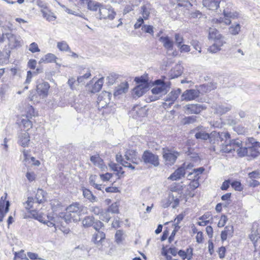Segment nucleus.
Listing matches in <instances>:
<instances>
[{"instance_id":"nucleus-1","label":"nucleus","mask_w":260,"mask_h":260,"mask_svg":"<svg viewBox=\"0 0 260 260\" xmlns=\"http://www.w3.org/2000/svg\"><path fill=\"white\" fill-rule=\"evenodd\" d=\"M86 213V207L75 203L67 207V211L62 217L67 223L71 222V220L77 222L80 220L81 215Z\"/></svg>"},{"instance_id":"nucleus-2","label":"nucleus","mask_w":260,"mask_h":260,"mask_svg":"<svg viewBox=\"0 0 260 260\" xmlns=\"http://www.w3.org/2000/svg\"><path fill=\"white\" fill-rule=\"evenodd\" d=\"M2 31V35L0 36V43L4 42L7 40L8 48L10 49H14L21 46L22 40L20 36L7 32L9 27L7 26H1Z\"/></svg>"},{"instance_id":"nucleus-3","label":"nucleus","mask_w":260,"mask_h":260,"mask_svg":"<svg viewBox=\"0 0 260 260\" xmlns=\"http://www.w3.org/2000/svg\"><path fill=\"white\" fill-rule=\"evenodd\" d=\"M230 134L225 133H218L216 132H213L211 134V136L209 135L208 133L204 132H197L195 135V137L197 139H202L206 140L208 139H210L211 143L215 144L216 142L218 144L219 142L222 143L225 140L226 142L228 139L230 138Z\"/></svg>"},{"instance_id":"nucleus-4","label":"nucleus","mask_w":260,"mask_h":260,"mask_svg":"<svg viewBox=\"0 0 260 260\" xmlns=\"http://www.w3.org/2000/svg\"><path fill=\"white\" fill-rule=\"evenodd\" d=\"M155 84L157 85L151 89L153 94H160V95L166 94L171 88V82L165 81L160 79L155 81Z\"/></svg>"},{"instance_id":"nucleus-5","label":"nucleus","mask_w":260,"mask_h":260,"mask_svg":"<svg viewBox=\"0 0 260 260\" xmlns=\"http://www.w3.org/2000/svg\"><path fill=\"white\" fill-rule=\"evenodd\" d=\"M116 15L114 9L110 6L102 5L100 7L98 18L100 20H113Z\"/></svg>"},{"instance_id":"nucleus-6","label":"nucleus","mask_w":260,"mask_h":260,"mask_svg":"<svg viewBox=\"0 0 260 260\" xmlns=\"http://www.w3.org/2000/svg\"><path fill=\"white\" fill-rule=\"evenodd\" d=\"M135 81L139 84L133 89V95L135 98H139L148 89L149 84L147 81L143 78H136Z\"/></svg>"},{"instance_id":"nucleus-7","label":"nucleus","mask_w":260,"mask_h":260,"mask_svg":"<svg viewBox=\"0 0 260 260\" xmlns=\"http://www.w3.org/2000/svg\"><path fill=\"white\" fill-rule=\"evenodd\" d=\"M236 150V152L239 157L248 156L253 158L257 157L260 153L257 149L253 147H243V145Z\"/></svg>"},{"instance_id":"nucleus-8","label":"nucleus","mask_w":260,"mask_h":260,"mask_svg":"<svg viewBox=\"0 0 260 260\" xmlns=\"http://www.w3.org/2000/svg\"><path fill=\"white\" fill-rule=\"evenodd\" d=\"M142 159L145 164H150L154 167H157L159 165L158 156L148 150L144 152Z\"/></svg>"},{"instance_id":"nucleus-9","label":"nucleus","mask_w":260,"mask_h":260,"mask_svg":"<svg viewBox=\"0 0 260 260\" xmlns=\"http://www.w3.org/2000/svg\"><path fill=\"white\" fill-rule=\"evenodd\" d=\"M162 155L165 165L172 166L175 162L179 153L177 152H173L170 150L163 148Z\"/></svg>"},{"instance_id":"nucleus-10","label":"nucleus","mask_w":260,"mask_h":260,"mask_svg":"<svg viewBox=\"0 0 260 260\" xmlns=\"http://www.w3.org/2000/svg\"><path fill=\"white\" fill-rule=\"evenodd\" d=\"M242 145V141L239 139H233L230 141L229 144H226L222 146L221 150L226 153L232 152V150L236 151L238 148L240 147Z\"/></svg>"},{"instance_id":"nucleus-11","label":"nucleus","mask_w":260,"mask_h":260,"mask_svg":"<svg viewBox=\"0 0 260 260\" xmlns=\"http://www.w3.org/2000/svg\"><path fill=\"white\" fill-rule=\"evenodd\" d=\"M50 85L47 82L43 81L37 85V92L42 98H45L48 94Z\"/></svg>"},{"instance_id":"nucleus-12","label":"nucleus","mask_w":260,"mask_h":260,"mask_svg":"<svg viewBox=\"0 0 260 260\" xmlns=\"http://www.w3.org/2000/svg\"><path fill=\"white\" fill-rule=\"evenodd\" d=\"M200 91L197 89H188L185 90L181 95L182 101H191L198 98L200 95Z\"/></svg>"},{"instance_id":"nucleus-13","label":"nucleus","mask_w":260,"mask_h":260,"mask_svg":"<svg viewBox=\"0 0 260 260\" xmlns=\"http://www.w3.org/2000/svg\"><path fill=\"white\" fill-rule=\"evenodd\" d=\"M181 93V90L180 88L173 89L165 98L164 100L169 102L168 106H171L178 98Z\"/></svg>"},{"instance_id":"nucleus-14","label":"nucleus","mask_w":260,"mask_h":260,"mask_svg":"<svg viewBox=\"0 0 260 260\" xmlns=\"http://www.w3.org/2000/svg\"><path fill=\"white\" fill-rule=\"evenodd\" d=\"M184 108L187 113L198 114L204 110L205 107L202 104H188L184 107Z\"/></svg>"},{"instance_id":"nucleus-15","label":"nucleus","mask_w":260,"mask_h":260,"mask_svg":"<svg viewBox=\"0 0 260 260\" xmlns=\"http://www.w3.org/2000/svg\"><path fill=\"white\" fill-rule=\"evenodd\" d=\"M5 198L2 197L0 199V222L3 221L4 217L9 210L10 203L9 201H5Z\"/></svg>"},{"instance_id":"nucleus-16","label":"nucleus","mask_w":260,"mask_h":260,"mask_svg":"<svg viewBox=\"0 0 260 260\" xmlns=\"http://www.w3.org/2000/svg\"><path fill=\"white\" fill-rule=\"evenodd\" d=\"M185 174V165H183V166L177 169L173 174H172L168 179L173 181L177 180L183 177Z\"/></svg>"},{"instance_id":"nucleus-17","label":"nucleus","mask_w":260,"mask_h":260,"mask_svg":"<svg viewBox=\"0 0 260 260\" xmlns=\"http://www.w3.org/2000/svg\"><path fill=\"white\" fill-rule=\"evenodd\" d=\"M248 237L255 247H256L258 244H260V234L257 229H254V228H253Z\"/></svg>"},{"instance_id":"nucleus-18","label":"nucleus","mask_w":260,"mask_h":260,"mask_svg":"<svg viewBox=\"0 0 260 260\" xmlns=\"http://www.w3.org/2000/svg\"><path fill=\"white\" fill-rule=\"evenodd\" d=\"M30 141V137L29 134L24 132L21 133L18 136V143L21 146L25 147L28 146Z\"/></svg>"},{"instance_id":"nucleus-19","label":"nucleus","mask_w":260,"mask_h":260,"mask_svg":"<svg viewBox=\"0 0 260 260\" xmlns=\"http://www.w3.org/2000/svg\"><path fill=\"white\" fill-rule=\"evenodd\" d=\"M203 5L210 10H217L219 7V0H203Z\"/></svg>"},{"instance_id":"nucleus-20","label":"nucleus","mask_w":260,"mask_h":260,"mask_svg":"<svg viewBox=\"0 0 260 260\" xmlns=\"http://www.w3.org/2000/svg\"><path fill=\"white\" fill-rule=\"evenodd\" d=\"M159 41L163 44V46L168 50H172L174 47L173 41L168 36L161 37Z\"/></svg>"},{"instance_id":"nucleus-21","label":"nucleus","mask_w":260,"mask_h":260,"mask_svg":"<svg viewBox=\"0 0 260 260\" xmlns=\"http://www.w3.org/2000/svg\"><path fill=\"white\" fill-rule=\"evenodd\" d=\"M182 73V67L180 65H176L170 71L169 77L171 79H174L181 76Z\"/></svg>"},{"instance_id":"nucleus-22","label":"nucleus","mask_w":260,"mask_h":260,"mask_svg":"<svg viewBox=\"0 0 260 260\" xmlns=\"http://www.w3.org/2000/svg\"><path fill=\"white\" fill-rule=\"evenodd\" d=\"M225 43L223 40H216L214 43L208 49L211 53H216L220 50V47Z\"/></svg>"},{"instance_id":"nucleus-23","label":"nucleus","mask_w":260,"mask_h":260,"mask_svg":"<svg viewBox=\"0 0 260 260\" xmlns=\"http://www.w3.org/2000/svg\"><path fill=\"white\" fill-rule=\"evenodd\" d=\"M105 234L102 231H98L96 233L93 234L92 236V241L97 245H99L102 243L103 240L105 239Z\"/></svg>"},{"instance_id":"nucleus-24","label":"nucleus","mask_w":260,"mask_h":260,"mask_svg":"<svg viewBox=\"0 0 260 260\" xmlns=\"http://www.w3.org/2000/svg\"><path fill=\"white\" fill-rule=\"evenodd\" d=\"M128 88V85L127 82L121 83L115 88L114 93V95H118L122 93H125L127 91Z\"/></svg>"},{"instance_id":"nucleus-25","label":"nucleus","mask_w":260,"mask_h":260,"mask_svg":"<svg viewBox=\"0 0 260 260\" xmlns=\"http://www.w3.org/2000/svg\"><path fill=\"white\" fill-rule=\"evenodd\" d=\"M41 12L42 13L43 16L48 21H54L56 19V17L54 14L51 12L48 8H45L41 9Z\"/></svg>"},{"instance_id":"nucleus-26","label":"nucleus","mask_w":260,"mask_h":260,"mask_svg":"<svg viewBox=\"0 0 260 260\" xmlns=\"http://www.w3.org/2000/svg\"><path fill=\"white\" fill-rule=\"evenodd\" d=\"M234 232L232 225H228L224 228V231L221 232V239L222 241L226 240L228 236H232Z\"/></svg>"},{"instance_id":"nucleus-27","label":"nucleus","mask_w":260,"mask_h":260,"mask_svg":"<svg viewBox=\"0 0 260 260\" xmlns=\"http://www.w3.org/2000/svg\"><path fill=\"white\" fill-rule=\"evenodd\" d=\"M209 39H212L216 40H223L221 39L222 36L219 34L218 31L215 28L210 27L209 29Z\"/></svg>"},{"instance_id":"nucleus-28","label":"nucleus","mask_w":260,"mask_h":260,"mask_svg":"<svg viewBox=\"0 0 260 260\" xmlns=\"http://www.w3.org/2000/svg\"><path fill=\"white\" fill-rule=\"evenodd\" d=\"M125 158L127 160L132 162L134 164H136L135 161V160L136 159L137 157V152L134 150H128L125 152L124 155Z\"/></svg>"},{"instance_id":"nucleus-29","label":"nucleus","mask_w":260,"mask_h":260,"mask_svg":"<svg viewBox=\"0 0 260 260\" xmlns=\"http://www.w3.org/2000/svg\"><path fill=\"white\" fill-rule=\"evenodd\" d=\"M90 160L95 166L101 169L104 168L103 160L99 155L91 156Z\"/></svg>"},{"instance_id":"nucleus-30","label":"nucleus","mask_w":260,"mask_h":260,"mask_svg":"<svg viewBox=\"0 0 260 260\" xmlns=\"http://www.w3.org/2000/svg\"><path fill=\"white\" fill-rule=\"evenodd\" d=\"M83 195L84 198H86L92 203L97 202L98 201L97 198L94 196L91 191L88 189H83Z\"/></svg>"},{"instance_id":"nucleus-31","label":"nucleus","mask_w":260,"mask_h":260,"mask_svg":"<svg viewBox=\"0 0 260 260\" xmlns=\"http://www.w3.org/2000/svg\"><path fill=\"white\" fill-rule=\"evenodd\" d=\"M46 193L42 189H38L36 194L37 202L40 204L45 201Z\"/></svg>"},{"instance_id":"nucleus-32","label":"nucleus","mask_w":260,"mask_h":260,"mask_svg":"<svg viewBox=\"0 0 260 260\" xmlns=\"http://www.w3.org/2000/svg\"><path fill=\"white\" fill-rule=\"evenodd\" d=\"M56 57L52 53H48L41 58L40 63H49L55 61Z\"/></svg>"},{"instance_id":"nucleus-33","label":"nucleus","mask_w":260,"mask_h":260,"mask_svg":"<svg viewBox=\"0 0 260 260\" xmlns=\"http://www.w3.org/2000/svg\"><path fill=\"white\" fill-rule=\"evenodd\" d=\"M104 78H101L99 79L93 85L91 92L92 93H95L99 92L102 88Z\"/></svg>"},{"instance_id":"nucleus-34","label":"nucleus","mask_w":260,"mask_h":260,"mask_svg":"<svg viewBox=\"0 0 260 260\" xmlns=\"http://www.w3.org/2000/svg\"><path fill=\"white\" fill-rule=\"evenodd\" d=\"M94 218L92 216H87L84 217L82 220V224L85 228L92 226L94 223Z\"/></svg>"},{"instance_id":"nucleus-35","label":"nucleus","mask_w":260,"mask_h":260,"mask_svg":"<svg viewBox=\"0 0 260 260\" xmlns=\"http://www.w3.org/2000/svg\"><path fill=\"white\" fill-rule=\"evenodd\" d=\"M231 109V106L218 105L215 108L216 112L220 115L223 114Z\"/></svg>"},{"instance_id":"nucleus-36","label":"nucleus","mask_w":260,"mask_h":260,"mask_svg":"<svg viewBox=\"0 0 260 260\" xmlns=\"http://www.w3.org/2000/svg\"><path fill=\"white\" fill-rule=\"evenodd\" d=\"M241 30V25L237 24H232L229 28V32L232 35H238Z\"/></svg>"},{"instance_id":"nucleus-37","label":"nucleus","mask_w":260,"mask_h":260,"mask_svg":"<svg viewBox=\"0 0 260 260\" xmlns=\"http://www.w3.org/2000/svg\"><path fill=\"white\" fill-rule=\"evenodd\" d=\"M174 199V194L171 193L169 194L167 198H165L161 201V206L164 208L168 207L171 204Z\"/></svg>"},{"instance_id":"nucleus-38","label":"nucleus","mask_w":260,"mask_h":260,"mask_svg":"<svg viewBox=\"0 0 260 260\" xmlns=\"http://www.w3.org/2000/svg\"><path fill=\"white\" fill-rule=\"evenodd\" d=\"M22 117L21 124L23 125L24 128L29 129L32 125V122L30 120L31 118L27 117L24 115H23Z\"/></svg>"},{"instance_id":"nucleus-39","label":"nucleus","mask_w":260,"mask_h":260,"mask_svg":"<svg viewBox=\"0 0 260 260\" xmlns=\"http://www.w3.org/2000/svg\"><path fill=\"white\" fill-rule=\"evenodd\" d=\"M170 190L172 192H177L181 193L183 190V186L179 183H174L170 186Z\"/></svg>"},{"instance_id":"nucleus-40","label":"nucleus","mask_w":260,"mask_h":260,"mask_svg":"<svg viewBox=\"0 0 260 260\" xmlns=\"http://www.w3.org/2000/svg\"><path fill=\"white\" fill-rule=\"evenodd\" d=\"M246 145H248V147H253L256 149L260 147V143L256 141L253 138H248Z\"/></svg>"},{"instance_id":"nucleus-41","label":"nucleus","mask_w":260,"mask_h":260,"mask_svg":"<svg viewBox=\"0 0 260 260\" xmlns=\"http://www.w3.org/2000/svg\"><path fill=\"white\" fill-rule=\"evenodd\" d=\"M149 7L147 5H143L141 7V13L145 19H148L150 14Z\"/></svg>"},{"instance_id":"nucleus-42","label":"nucleus","mask_w":260,"mask_h":260,"mask_svg":"<svg viewBox=\"0 0 260 260\" xmlns=\"http://www.w3.org/2000/svg\"><path fill=\"white\" fill-rule=\"evenodd\" d=\"M224 16L226 18H228L230 20V19H236L239 16V13L237 12H229L225 10L223 11Z\"/></svg>"},{"instance_id":"nucleus-43","label":"nucleus","mask_w":260,"mask_h":260,"mask_svg":"<svg viewBox=\"0 0 260 260\" xmlns=\"http://www.w3.org/2000/svg\"><path fill=\"white\" fill-rule=\"evenodd\" d=\"M212 22L214 24L224 23L226 25H229L231 23V21L224 16L223 18L220 17L218 19L215 18L212 19Z\"/></svg>"},{"instance_id":"nucleus-44","label":"nucleus","mask_w":260,"mask_h":260,"mask_svg":"<svg viewBox=\"0 0 260 260\" xmlns=\"http://www.w3.org/2000/svg\"><path fill=\"white\" fill-rule=\"evenodd\" d=\"M57 47L61 51H70V48L69 45L64 41L58 42L57 43Z\"/></svg>"},{"instance_id":"nucleus-45","label":"nucleus","mask_w":260,"mask_h":260,"mask_svg":"<svg viewBox=\"0 0 260 260\" xmlns=\"http://www.w3.org/2000/svg\"><path fill=\"white\" fill-rule=\"evenodd\" d=\"M123 232L121 230H118L116 231L115 235V241L117 244H120L122 242V241L123 240Z\"/></svg>"},{"instance_id":"nucleus-46","label":"nucleus","mask_w":260,"mask_h":260,"mask_svg":"<svg viewBox=\"0 0 260 260\" xmlns=\"http://www.w3.org/2000/svg\"><path fill=\"white\" fill-rule=\"evenodd\" d=\"M25 111L26 113L25 116L27 117L32 118V117L35 116V110L31 106L27 105L25 108Z\"/></svg>"},{"instance_id":"nucleus-47","label":"nucleus","mask_w":260,"mask_h":260,"mask_svg":"<svg viewBox=\"0 0 260 260\" xmlns=\"http://www.w3.org/2000/svg\"><path fill=\"white\" fill-rule=\"evenodd\" d=\"M199 179V177H197V176H194V178L189 183V188L192 190H194L197 188H198L199 186V182L198 180Z\"/></svg>"},{"instance_id":"nucleus-48","label":"nucleus","mask_w":260,"mask_h":260,"mask_svg":"<svg viewBox=\"0 0 260 260\" xmlns=\"http://www.w3.org/2000/svg\"><path fill=\"white\" fill-rule=\"evenodd\" d=\"M109 167L112 170L117 172L118 175L119 174H123L124 173V172L122 171V167L119 166L118 165L115 163H111L109 164Z\"/></svg>"},{"instance_id":"nucleus-49","label":"nucleus","mask_w":260,"mask_h":260,"mask_svg":"<svg viewBox=\"0 0 260 260\" xmlns=\"http://www.w3.org/2000/svg\"><path fill=\"white\" fill-rule=\"evenodd\" d=\"M68 84L72 90H75L76 89V85H78L79 83H78L77 80H76L74 77H70L68 80Z\"/></svg>"},{"instance_id":"nucleus-50","label":"nucleus","mask_w":260,"mask_h":260,"mask_svg":"<svg viewBox=\"0 0 260 260\" xmlns=\"http://www.w3.org/2000/svg\"><path fill=\"white\" fill-rule=\"evenodd\" d=\"M176 45L177 47L182 45L184 39L182 35L179 34H175L174 36Z\"/></svg>"},{"instance_id":"nucleus-51","label":"nucleus","mask_w":260,"mask_h":260,"mask_svg":"<svg viewBox=\"0 0 260 260\" xmlns=\"http://www.w3.org/2000/svg\"><path fill=\"white\" fill-rule=\"evenodd\" d=\"M107 212L112 213H117L118 212V206L117 204L116 203H113L109 207Z\"/></svg>"},{"instance_id":"nucleus-52","label":"nucleus","mask_w":260,"mask_h":260,"mask_svg":"<svg viewBox=\"0 0 260 260\" xmlns=\"http://www.w3.org/2000/svg\"><path fill=\"white\" fill-rule=\"evenodd\" d=\"M28 50L32 53L39 52L40 51L38 44L35 42H33L30 44Z\"/></svg>"},{"instance_id":"nucleus-53","label":"nucleus","mask_w":260,"mask_h":260,"mask_svg":"<svg viewBox=\"0 0 260 260\" xmlns=\"http://www.w3.org/2000/svg\"><path fill=\"white\" fill-rule=\"evenodd\" d=\"M190 44L192 46V47L197 51H199V53H201V47L200 46V42L196 40H192L190 41Z\"/></svg>"},{"instance_id":"nucleus-54","label":"nucleus","mask_w":260,"mask_h":260,"mask_svg":"<svg viewBox=\"0 0 260 260\" xmlns=\"http://www.w3.org/2000/svg\"><path fill=\"white\" fill-rule=\"evenodd\" d=\"M196 118L194 116L186 117L183 119V123L185 124L193 123L196 121Z\"/></svg>"},{"instance_id":"nucleus-55","label":"nucleus","mask_w":260,"mask_h":260,"mask_svg":"<svg viewBox=\"0 0 260 260\" xmlns=\"http://www.w3.org/2000/svg\"><path fill=\"white\" fill-rule=\"evenodd\" d=\"M38 71H39V70L37 69V71L34 72L33 73L31 71H28L27 72V77H26V79L25 83L26 84L29 83L31 80V78H32L33 75H37Z\"/></svg>"},{"instance_id":"nucleus-56","label":"nucleus","mask_w":260,"mask_h":260,"mask_svg":"<svg viewBox=\"0 0 260 260\" xmlns=\"http://www.w3.org/2000/svg\"><path fill=\"white\" fill-rule=\"evenodd\" d=\"M90 76H91L90 72L88 71L86 73H85L84 75L78 77L77 78L78 83H81L84 82V80L89 78Z\"/></svg>"},{"instance_id":"nucleus-57","label":"nucleus","mask_w":260,"mask_h":260,"mask_svg":"<svg viewBox=\"0 0 260 260\" xmlns=\"http://www.w3.org/2000/svg\"><path fill=\"white\" fill-rule=\"evenodd\" d=\"M92 226H93L96 231L98 232L104 226V224L101 221L96 220V221L94 220V223Z\"/></svg>"},{"instance_id":"nucleus-58","label":"nucleus","mask_w":260,"mask_h":260,"mask_svg":"<svg viewBox=\"0 0 260 260\" xmlns=\"http://www.w3.org/2000/svg\"><path fill=\"white\" fill-rule=\"evenodd\" d=\"M142 29L145 32L153 35V27L151 25H145L142 26Z\"/></svg>"},{"instance_id":"nucleus-59","label":"nucleus","mask_w":260,"mask_h":260,"mask_svg":"<svg viewBox=\"0 0 260 260\" xmlns=\"http://www.w3.org/2000/svg\"><path fill=\"white\" fill-rule=\"evenodd\" d=\"M17 258H20L22 259L28 260L25 254L24 253L23 251H21L19 252H15L14 260H16Z\"/></svg>"},{"instance_id":"nucleus-60","label":"nucleus","mask_w":260,"mask_h":260,"mask_svg":"<svg viewBox=\"0 0 260 260\" xmlns=\"http://www.w3.org/2000/svg\"><path fill=\"white\" fill-rule=\"evenodd\" d=\"M90 211L95 215H99L102 212V209L98 206H92L90 207Z\"/></svg>"},{"instance_id":"nucleus-61","label":"nucleus","mask_w":260,"mask_h":260,"mask_svg":"<svg viewBox=\"0 0 260 260\" xmlns=\"http://www.w3.org/2000/svg\"><path fill=\"white\" fill-rule=\"evenodd\" d=\"M228 220V218L227 217L224 215H222L219 220V222L218 223V227H223L224 226V225L225 224L226 221Z\"/></svg>"},{"instance_id":"nucleus-62","label":"nucleus","mask_w":260,"mask_h":260,"mask_svg":"<svg viewBox=\"0 0 260 260\" xmlns=\"http://www.w3.org/2000/svg\"><path fill=\"white\" fill-rule=\"evenodd\" d=\"M180 51V52H188L190 50V48L189 45L182 44L180 46L178 47Z\"/></svg>"},{"instance_id":"nucleus-63","label":"nucleus","mask_w":260,"mask_h":260,"mask_svg":"<svg viewBox=\"0 0 260 260\" xmlns=\"http://www.w3.org/2000/svg\"><path fill=\"white\" fill-rule=\"evenodd\" d=\"M231 184L232 187L236 190L240 191L242 189L241 184L239 181H234Z\"/></svg>"},{"instance_id":"nucleus-64","label":"nucleus","mask_w":260,"mask_h":260,"mask_svg":"<svg viewBox=\"0 0 260 260\" xmlns=\"http://www.w3.org/2000/svg\"><path fill=\"white\" fill-rule=\"evenodd\" d=\"M47 219H46V223L49 227H53L55 225L54 222L53 221V218L50 216L47 215Z\"/></svg>"}]
</instances>
